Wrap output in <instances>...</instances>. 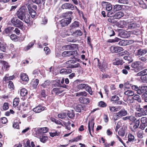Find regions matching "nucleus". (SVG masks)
<instances>
[{"mask_svg":"<svg viewBox=\"0 0 147 147\" xmlns=\"http://www.w3.org/2000/svg\"><path fill=\"white\" fill-rule=\"evenodd\" d=\"M146 74H147V69H145L137 74V76H141V77L144 76Z\"/></svg>","mask_w":147,"mask_h":147,"instance_id":"obj_24","label":"nucleus"},{"mask_svg":"<svg viewBox=\"0 0 147 147\" xmlns=\"http://www.w3.org/2000/svg\"><path fill=\"white\" fill-rule=\"evenodd\" d=\"M15 76L13 75L9 76L8 74H7L3 78V80L5 82H7L9 80H13L14 79Z\"/></svg>","mask_w":147,"mask_h":147,"instance_id":"obj_18","label":"nucleus"},{"mask_svg":"<svg viewBox=\"0 0 147 147\" xmlns=\"http://www.w3.org/2000/svg\"><path fill=\"white\" fill-rule=\"evenodd\" d=\"M123 58L124 59L127 61H128V63L131 62L133 61V59L129 55H126L124 56Z\"/></svg>","mask_w":147,"mask_h":147,"instance_id":"obj_34","label":"nucleus"},{"mask_svg":"<svg viewBox=\"0 0 147 147\" xmlns=\"http://www.w3.org/2000/svg\"><path fill=\"white\" fill-rule=\"evenodd\" d=\"M140 6L143 9H146L147 7V5L142 1L139 2Z\"/></svg>","mask_w":147,"mask_h":147,"instance_id":"obj_54","label":"nucleus"},{"mask_svg":"<svg viewBox=\"0 0 147 147\" xmlns=\"http://www.w3.org/2000/svg\"><path fill=\"white\" fill-rule=\"evenodd\" d=\"M48 139V137L47 136H42L40 137V141L43 143H45Z\"/></svg>","mask_w":147,"mask_h":147,"instance_id":"obj_39","label":"nucleus"},{"mask_svg":"<svg viewBox=\"0 0 147 147\" xmlns=\"http://www.w3.org/2000/svg\"><path fill=\"white\" fill-rule=\"evenodd\" d=\"M119 40H120V39L119 38L116 37L114 39L109 40L108 42L111 43H114L118 42Z\"/></svg>","mask_w":147,"mask_h":147,"instance_id":"obj_53","label":"nucleus"},{"mask_svg":"<svg viewBox=\"0 0 147 147\" xmlns=\"http://www.w3.org/2000/svg\"><path fill=\"white\" fill-rule=\"evenodd\" d=\"M59 134V132H57V131L50 133V136L52 137H54L55 136H58Z\"/></svg>","mask_w":147,"mask_h":147,"instance_id":"obj_57","label":"nucleus"},{"mask_svg":"<svg viewBox=\"0 0 147 147\" xmlns=\"http://www.w3.org/2000/svg\"><path fill=\"white\" fill-rule=\"evenodd\" d=\"M110 50L112 53H115L123 51V49L120 47L113 46L110 47Z\"/></svg>","mask_w":147,"mask_h":147,"instance_id":"obj_5","label":"nucleus"},{"mask_svg":"<svg viewBox=\"0 0 147 147\" xmlns=\"http://www.w3.org/2000/svg\"><path fill=\"white\" fill-rule=\"evenodd\" d=\"M82 34V32L80 30H76L73 33V35L74 36H80Z\"/></svg>","mask_w":147,"mask_h":147,"instance_id":"obj_31","label":"nucleus"},{"mask_svg":"<svg viewBox=\"0 0 147 147\" xmlns=\"http://www.w3.org/2000/svg\"><path fill=\"white\" fill-rule=\"evenodd\" d=\"M77 53L76 51H67L63 52L62 55L64 57H69L71 55H74Z\"/></svg>","mask_w":147,"mask_h":147,"instance_id":"obj_8","label":"nucleus"},{"mask_svg":"<svg viewBox=\"0 0 147 147\" xmlns=\"http://www.w3.org/2000/svg\"><path fill=\"white\" fill-rule=\"evenodd\" d=\"M122 119L124 121L129 120L130 122H133L135 120H136V118L132 115L127 116L123 118Z\"/></svg>","mask_w":147,"mask_h":147,"instance_id":"obj_12","label":"nucleus"},{"mask_svg":"<svg viewBox=\"0 0 147 147\" xmlns=\"http://www.w3.org/2000/svg\"><path fill=\"white\" fill-rule=\"evenodd\" d=\"M17 36L16 35L12 34L10 36V38L12 40L16 41L17 40Z\"/></svg>","mask_w":147,"mask_h":147,"instance_id":"obj_62","label":"nucleus"},{"mask_svg":"<svg viewBox=\"0 0 147 147\" xmlns=\"http://www.w3.org/2000/svg\"><path fill=\"white\" fill-rule=\"evenodd\" d=\"M134 139V137L131 134H129L128 135V141L129 142L133 141Z\"/></svg>","mask_w":147,"mask_h":147,"instance_id":"obj_49","label":"nucleus"},{"mask_svg":"<svg viewBox=\"0 0 147 147\" xmlns=\"http://www.w3.org/2000/svg\"><path fill=\"white\" fill-rule=\"evenodd\" d=\"M124 14L123 12H119L116 13L113 16V18L115 19H119L123 17Z\"/></svg>","mask_w":147,"mask_h":147,"instance_id":"obj_21","label":"nucleus"},{"mask_svg":"<svg viewBox=\"0 0 147 147\" xmlns=\"http://www.w3.org/2000/svg\"><path fill=\"white\" fill-rule=\"evenodd\" d=\"M122 8V6L119 5H115L114 6L113 9L114 11H117L121 9Z\"/></svg>","mask_w":147,"mask_h":147,"instance_id":"obj_41","label":"nucleus"},{"mask_svg":"<svg viewBox=\"0 0 147 147\" xmlns=\"http://www.w3.org/2000/svg\"><path fill=\"white\" fill-rule=\"evenodd\" d=\"M127 32L126 31L122 30L120 32L119 35L122 38H126L127 37Z\"/></svg>","mask_w":147,"mask_h":147,"instance_id":"obj_42","label":"nucleus"},{"mask_svg":"<svg viewBox=\"0 0 147 147\" xmlns=\"http://www.w3.org/2000/svg\"><path fill=\"white\" fill-rule=\"evenodd\" d=\"M102 3L105 4L106 6V9L107 11H109L112 10V6L111 3L106 2H102Z\"/></svg>","mask_w":147,"mask_h":147,"instance_id":"obj_22","label":"nucleus"},{"mask_svg":"<svg viewBox=\"0 0 147 147\" xmlns=\"http://www.w3.org/2000/svg\"><path fill=\"white\" fill-rule=\"evenodd\" d=\"M94 61L96 64L97 65L100 69H102V68L103 67V65L101 64V63L99 62V60L98 59H94Z\"/></svg>","mask_w":147,"mask_h":147,"instance_id":"obj_28","label":"nucleus"},{"mask_svg":"<svg viewBox=\"0 0 147 147\" xmlns=\"http://www.w3.org/2000/svg\"><path fill=\"white\" fill-rule=\"evenodd\" d=\"M67 116V113H62L58 115V116L59 118L63 119L65 118Z\"/></svg>","mask_w":147,"mask_h":147,"instance_id":"obj_45","label":"nucleus"},{"mask_svg":"<svg viewBox=\"0 0 147 147\" xmlns=\"http://www.w3.org/2000/svg\"><path fill=\"white\" fill-rule=\"evenodd\" d=\"M124 94L128 97H130L134 96V93L131 90H127L124 92Z\"/></svg>","mask_w":147,"mask_h":147,"instance_id":"obj_23","label":"nucleus"},{"mask_svg":"<svg viewBox=\"0 0 147 147\" xmlns=\"http://www.w3.org/2000/svg\"><path fill=\"white\" fill-rule=\"evenodd\" d=\"M71 20V18H65L61 20V24L62 27L66 26L70 23Z\"/></svg>","mask_w":147,"mask_h":147,"instance_id":"obj_9","label":"nucleus"},{"mask_svg":"<svg viewBox=\"0 0 147 147\" xmlns=\"http://www.w3.org/2000/svg\"><path fill=\"white\" fill-rule=\"evenodd\" d=\"M125 129L123 128H122L120 129L119 130L118 132V134L119 135L123 137L125 135Z\"/></svg>","mask_w":147,"mask_h":147,"instance_id":"obj_36","label":"nucleus"},{"mask_svg":"<svg viewBox=\"0 0 147 147\" xmlns=\"http://www.w3.org/2000/svg\"><path fill=\"white\" fill-rule=\"evenodd\" d=\"M79 23L76 21L74 22L70 26L71 29H73L79 27Z\"/></svg>","mask_w":147,"mask_h":147,"instance_id":"obj_30","label":"nucleus"},{"mask_svg":"<svg viewBox=\"0 0 147 147\" xmlns=\"http://www.w3.org/2000/svg\"><path fill=\"white\" fill-rule=\"evenodd\" d=\"M67 114L68 117L71 118H73L75 115L74 111L73 110L68 111V113H67Z\"/></svg>","mask_w":147,"mask_h":147,"instance_id":"obj_32","label":"nucleus"},{"mask_svg":"<svg viewBox=\"0 0 147 147\" xmlns=\"http://www.w3.org/2000/svg\"><path fill=\"white\" fill-rule=\"evenodd\" d=\"M27 11L26 8H22L20 9L17 13L18 17L20 20H23V17L26 13Z\"/></svg>","mask_w":147,"mask_h":147,"instance_id":"obj_4","label":"nucleus"},{"mask_svg":"<svg viewBox=\"0 0 147 147\" xmlns=\"http://www.w3.org/2000/svg\"><path fill=\"white\" fill-rule=\"evenodd\" d=\"M6 45L2 44L0 43V50L3 52H5Z\"/></svg>","mask_w":147,"mask_h":147,"instance_id":"obj_50","label":"nucleus"},{"mask_svg":"<svg viewBox=\"0 0 147 147\" xmlns=\"http://www.w3.org/2000/svg\"><path fill=\"white\" fill-rule=\"evenodd\" d=\"M85 89L90 94H92V92L91 91V88L87 84H86V86Z\"/></svg>","mask_w":147,"mask_h":147,"instance_id":"obj_52","label":"nucleus"},{"mask_svg":"<svg viewBox=\"0 0 147 147\" xmlns=\"http://www.w3.org/2000/svg\"><path fill=\"white\" fill-rule=\"evenodd\" d=\"M115 61L113 62V64L114 65H122L123 64V60L122 59L117 58L115 59Z\"/></svg>","mask_w":147,"mask_h":147,"instance_id":"obj_20","label":"nucleus"},{"mask_svg":"<svg viewBox=\"0 0 147 147\" xmlns=\"http://www.w3.org/2000/svg\"><path fill=\"white\" fill-rule=\"evenodd\" d=\"M115 18H109L107 19L108 21L112 24H117V21L115 20Z\"/></svg>","mask_w":147,"mask_h":147,"instance_id":"obj_44","label":"nucleus"},{"mask_svg":"<svg viewBox=\"0 0 147 147\" xmlns=\"http://www.w3.org/2000/svg\"><path fill=\"white\" fill-rule=\"evenodd\" d=\"M7 102H5L4 103L3 107V110L5 111L8 109L9 108V105Z\"/></svg>","mask_w":147,"mask_h":147,"instance_id":"obj_60","label":"nucleus"},{"mask_svg":"<svg viewBox=\"0 0 147 147\" xmlns=\"http://www.w3.org/2000/svg\"><path fill=\"white\" fill-rule=\"evenodd\" d=\"M52 121H54L55 123L57 124L60 125L62 126L63 125L62 123L60 121L57 120L55 119H52Z\"/></svg>","mask_w":147,"mask_h":147,"instance_id":"obj_59","label":"nucleus"},{"mask_svg":"<svg viewBox=\"0 0 147 147\" xmlns=\"http://www.w3.org/2000/svg\"><path fill=\"white\" fill-rule=\"evenodd\" d=\"M27 90L25 88H23L20 89V94L21 96H24L27 94Z\"/></svg>","mask_w":147,"mask_h":147,"instance_id":"obj_29","label":"nucleus"},{"mask_svg":"<svg viewBox=\"0 0 147 147\" xmlns=\"http://www.w3.org/2000/svg\"><path fill=\"white\" fill-rule=\"evenodd\" d=\"M75 111L78 112H80L82 110H83V107L81 105H77L74 108Z\"/></svg>","mask_w":147,"mask_h":147,"instance_id":"obj_27","label":"nucleus"},{"mask_svg":"<svg viewBox=\"0 0 147 147\" xmlns=\"http://www.w3.org/2000/svg\"><path fill=\"white\" fill-rule=\"evenodd\" d=\"M146 56L142 57H138V61H140L142 63H143V65L144 66L145 63H146L147 61V58Z\"/></svg>","mask_w":147,"mask_h":147,"instance_id":"obj_15","label":"nucleus"},{"mask_svg":"<svg viewBox=\"0 0 147 147\" xmlns=\"http://www.w3.org/2000/svg\"><path fill=\"white\" fill-rule=\"evenodd\" d=\"M118 55L119 56L121 57L124 56L125 55H129V53L126 50L118 53Z\"/></svg>","mask_w":147,"mask_h":147,"instance_id":"obj_37","label":"nucleus"},{"mask_svg":"<svg viewBox=\"0 0 147 147\" xmlns=\"http://www.w3.org/2000/svg\"><path fill=\"white\" fill-rule=\"evenodd\" d=\"M143 112L144 115H147V105H146L143 107L142 112Z\"/></svg>","mask_w":147,"mask_h":147,"instance_id":"obj_55","label":"nucleus"},{"mask_svg":"<svg viewBox=\"0 0 147 147\" xmlns=\"http://www.w3.org/2000/svg\"><path fill=\"white\" fill-rule=\"evenodd\" d=\"M72 13H73L72 11H67L65 13H63L62 16L63 17L65 18H71L70 17Z\"/></svg>","mask_w":147,"mask_h":147,"instance_id":"obj_26","label":"nucleus"},{"mask_svg":"<svg viewBox=\"0 0 147 147\" xmlns=\"http://www.w3.org/2000/svg\"><path fill=\"white\" fill-rule=\"evenodd\" d=\"M131 67L136 72L140 71L144 66L143 63L140 61H136L132 63Z\"/></svg>","mask_w":147,"mask_h":147,"instance_id":"obj_1","label":"nucleus"},{"mask_svg":"<svg viewBox=\"0 0 147 147\" xmlns=\"http://www.w3.org/2000/svg\"><path fill=\"white\" fill-rule=\"evenodd\" d=\"M19 102V98H15L13 100V105L14 107H16L18 106Z\"/></svg>","mask_w":147,"mask_h":147,"instance_id":"obj_46","label":"nucleus"},{"mask_svg":"<svg viewBox=\"0 0 147 147\" xmlns=\"http://www.w3.org/2000/svg\"><path fill=\"white\" fill-rule=\"evenodd\" d=\"M128 27L129 28L132 29L136 28L137 26L136 23H133L129 24Z\"/></svg>","mask_w":147,"mask_h":147,"instance_id":"obj_51","label":"nucleus"},{"mask_svg":"<svg viewBox=\"0 0 147 147\" xmlns=\"http://www.w3.org/2000/svg\"><path fill=\"white\" fill-rule=\"evenodd\" d=\"M21 78L23 81L27 82L29 80L28 76L25 73H22L21 74Z\"/></svg>","mask_w":147,"mask_h":147,"instance_id":"obj_25","label":"nucleus"},{"mask_svg":"<svg viewBox=\"0 0 147 147\" xmlns=\"http://www.w3.org/2000/svg\"><path fill=\"white\" fill-rule=\"evenodd\" d=\"M63 91V90H61V88H54L51 90V93L52 94L58 95Z\"/></svg>","mask_w":147,"mask_h":147,"instance_id":"obj_11","label":"nucleus"},{"mask_svg":"<svg viewBox=\"0 0 147 147\" xmlns=\"http://www.w3.org/2000/svg\"><path fill=\"white\" fill-rule=\"evenodd\" d=\"M120 117L126 115H127V111L124 109H122L121 110L117 113Z\"/></svg>","mask_w":147,"mask_h":147,"instance_id":"obj_16","label":"nucleus"},{"mask_svg":"<svg viewBox=\"0 0 147 147\" xmlns=\"http://www.w3.org/2000/svg\"><path fill=\"white\" fill-rule=\"evenodd\" d=\"M119 98L118 96L117 95H114L112 96L111 101H113L115 102L117 100H119Z\"/></svg>","mask_w":147,"mask_h":147,"instance_id":"obj_58","label":"nucleus"},{"mask_svg":"<svg viewBox=\"0 0 147 147\" xmlns=\"http://www.w3.org/2000/svg\"><path fill=\"white\" fill-rule=\"evenodd\" d=\"M132 99L137 101L139 102L142 101L140 97L138 95L136 94L132 98Z\"/></svg>","mask_w":147,"mask_h":147,"instance_id":"obj_38","label":"nucleus"},{"mask_svg":"<svg viewBox=\"0 0 147 147\" xmlns=\"http://www.w3.org/2000/svg\"><path fill=\"white\" fill-rule=\"evenodd\" d=\"M34 44V42H31L26 47V50H27L29 49L32 47Z\"/></svg>","mask_w":147,"mask_h":147,"instance_id":"obj_63","label":"nucleus"},{"mask_svg":"<svg viewBox=\"0 0 147 147\" xmlns=\"http://www.w3.org/2000/svg\"><path fill=\"white\" fill-rule=\"evenodd\" d=\"M50 82L48 80L45 81L44 83L42 84V86H43L44 88L47 87V86L49 85Z\"/></svg>","mask_w":147,"mask_h":147,"instance_id":"obj_64","label":"nucleus"},{"mask_svg":"<svg viewBox=\"0 0 147 147\" xmlns=\"http://www.w3.org/2000/svg\"><path fill=\"white\" fill-rule=\"evenodd\" d=\"M45 109H46V107H44L41 105H39L34 108L33 110L36 113H39L44 110H46Z\"/></svg>","mask_w":147,"mask_h":147,"instance_id":"obj_10","label":"nucleus"},{"mask_svg":"<svg viewBox=\"0 0 147 147\" xmlns=\"http://www.w3.org/2000/svg\"><path fill=\"white\" fill-rule=\"evenodd\" d=\"M94 125V119H93L91 120L90 121H89L88 123V131L90 133V134L91 136H92V135L91 132L90 126H91L92 127V130L93 131Z\"/></svg>","mask_w":147,"mask_h":147,"instance_id":"obj_13","label":"nucleus"},{"mask_svg":"<svg viewBox=\"0 0 147 147\" xmlns=\"http://www.w3.org/2000/svg\"><path fill=\"white\" fill-rule=\"evenodd\" d=\"M0 63L3 65V69L5 70L8 69L10 67L8 63L5 61L1 60L0 61Z\"/></svg>","mask_w":147,"mask_h":147,"instance_id":"obj_17","label":"nucleus"},{"mask_svg":"<svg viewBox=\"0 0 147 147\" xmlns=\"http://www.w3.org/2000/svg\"><path fill=\"white\" fill-rule=\"evenodd\" d=\"M45 0H32V2L34 3L39 4L44 2Z\"/></svg>","mask_w":147,"mask_h":147,"instance_id":"obj_56","label":"nucleus"},{"mask_svg":"<svg viewBox=\"0 0 147 147\" xmlns=\"http://www.w3.org/2000/svg\"><path fill=\"white\" fill-rule=\"evenodd\" d=\"M11 22L13 25L15 27L19 28H22L23 27V23L16 18H13L11 20Z\"/></svg>","mask_w":147,"mask_h":147,"instance_id":"obj_2","label":"nucleus"},{"mask_svg":"<svg viewBox=\"0 0 147 147\" xmlns=\"http://www.w3.org/2000/svg\"><path fill=\"white\" fill-rule=\"evenodd\" d=\"M147 53V49H139L137 50L135 53V55L138 57L143 56Z\"/></svg>","mask_w":147,"mask_h":147,"instance_id":"obj_6","label":"nucleus"},{"mask_svg":"<svg viewBox=\"0 0 147 147\" xmlns=\"http://www.w3.org/2000/svg\"><path fill=\"white\" fill-rule=\"evenodd\" d=\"M11 28H7L5 29L3 32V34L7 35H9V34L11 33Z\"/></svg>","mask_w":147,"mask_h":147,"instance_id":"obj_40","label":"nucleus"},{"mask_svg":"<svg viewBox=\"0 0 147 147\" xmlns=\"http://www.w3.org/2000/svg\"><path fill=\"white\" fill-rule=\"evenodd\" d=\"M130 69V68L128 65H125L124 67V69H123L122 70V73L125 75L127 74L128 71H129Z\"/></svg>","mask_w":147,"mask_h":147,"instance_id":"obj_33","label":"nucleus"},{"mask_svg":"<svg viewBox=\"0 0 147 147\" xmlns=\"http://www.w3.org/2000/svg\"><path fill=\"white\" fill-rule=\"evenodd\" d=\"M80 102L82 103L87 104L90 102L89 99L87 98L80 97L79 98Z\"/></svg>","mask_w":147,"mask_h":147,"instance_id":"obj_14","label":"nucleus"},{"mask_svg":"<svg viewBox=\"0 0 147 147\" xmlns=\"http://www.w3.org/2000/svg\"><path fill=\"white\" fill-rule=\"evenodd\" d=\"M21 20L28 24L30 21V16L28 14L26 13L25 15L23 17V20Z\"/></svg>","mask_w":147,"mask_h":147,"instance_id":"obj_19","label":"nucleus"},{"mask_svg":"<svg viewBox=\"0 0 147 147\" xmlns=\"http://www.w3.org/2000/svg\"><path fill=\"white\" fill-rule=\"evenodd\" d=\"M73 47L71 45H66L63 47V49L65 50H71L73 49Z\"/></svg>","mask_w":147,"mask_h":147,"instance_id":"obj_48","label":"nucleus"},{"mask_svg":"<svg viewBox=\"0 0 147 147\" xmlns=\"http://www.w3.org/2000/svg\"><path fill=\"white\" fill-rule=\"evenodd\" d=\"M61 8L63 9H68L71 10L74 9V5L72 4L68 3L63 4L61 6Z\"/></svg>","mask_w":147,"mask_h":147,"instance_id":"obj_7","label":"nucleus"},{"mask_svg":"<svg viewBox=\"0 0 147 147\" xmlns=\"http://www.w3.org/2000/svg\"><path fill=\"white\" fill-rule=\"evenodd\" d=\"M37 9V6L35 5H33L32 7L28 8L29 12L32 18L35 17L36 16V11Z\"/></svg>","mask_w":147,"mask_h":147,"instance_id":"obj_3","label":"nucleus"},{"mask_svg":"<svg viewBox=\"0 0 147 147\" xmlns=\"http://www.w3.org/2000/svg\"><path fill=\"white\" fill-rule=\"evenodd\" d=\"M48 131V129L47 127H43L40 128L39 129V131L41 133H45Z\"/></svg>","mask_w":147,"mask_h":147,"instance_id":"obj_43","label":"nucleus"},{"mask_svg":"<svg viewBox=\"0 0 147 147\" xmlns=\"http://www.w3.org/2000/svg\"><path fill=\"white\" fill-rule=\"evenodd\" d=\"M87 84H79L78 85V88L79 90L85 89V88Z\"/></svg>","mask_w":147,"mask_h":147,"instance_id":"obj_47","label":"nucleus"},{"mask_svg":"<svg viewBox=\"0 0 147 147\" xmlns=\"http://www.w3.org/2000/svg\"><path fill=\"white\" fill-rule=\"evenodd\" d=\"M109 108L111 111L112 112H116L117 111L116 109H119L118 108H115L114 107H111L109 106Z\"/></svg>","mask_w":147,"mask_h":147,"instance_id":"obj_61","label":"nucleus"},{"mask_svg":"<svg viewBox=\"0 0 147 147\" xmlns=\"http://www.w3.org/2000/svg\"><path fill=\"white\" fill-rule=\"evenodd\" d=\"M87 95V93L85 91L77 92L76 94V96H86Z\"/></svg>","mask_w":147,"mask_h":147,"instance_id":"obj_35","label":"nucleus"}]
</instances>
